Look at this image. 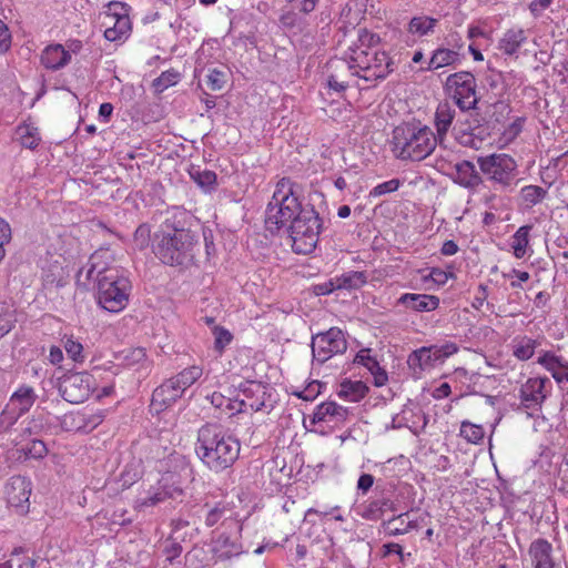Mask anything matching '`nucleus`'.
<instances>
[{
    "instance_id": "6ab92c4d",
    "label": "nucleus",
    "mask_w": 568,
    "mask_h": 568,
    "mask_svg": "<svg viewBox=\"0 0 568 568\" xmlns=\"http://www.w3.org/2000/svg\"><path fill=\"white\" fill-rule=\"evenodd\" d=\"M348 417V409L338 405L335 402H325L316 406L313 416L312 423L318 424L323 422L328 423H343Z\"/></svg>"
},
{
    "instance_id": "79ce46f5",
    "label": "nucleus",
    "mask_w": 568,
    "mask_h": 568,
    "mask_svg": "<svg viewBox=\"0 0 568 568\" xmlns=\"http://www.w3.org/2000/svg\"><path fill=\"white\" fill-rule=\"evenodd\" d=\"M429 351L433 363L444 362L447 357L458 352V346L455 343L447 342L444 345H433L427 347Z\"/></svg>"
},
{
    "instance_id": "2eb2a0df",
    "label": "nucleus",
    "mask_w": 568,
    "mask_h": 568,
    "mask_svg": "<svg viewBox=\"0 0 568 568\" xmlns=\"http://www.w3.org/2000/svg\"><path fill=\"white\" fill-rule=\"evenodd\" d=\"M103 420L100 413L88 414L85 412H71L64 414L60 420V426L65 432L90 433L97 428Z\"/></svg>"
},
{
    "instance_id": "f03ea898",
    "label": "nucleus",
    "mask_w": 568,
    "mask_h": 568,
    "mask_svg": "<svg viewBox=\"0 0 568 568\" xmlns=\"http://www.w3.org/2000/svg\"><path fill=\"white\" fill-rule=\"evenodd\" d=\"M241 445L217 424H205L197 432L195 453L211 470L220 473L239 458Z\"/></svg>"
},
{
    "instance_id": "f704fd0d",
    "label": "nucleus",
    "mask_w": 568,
    "mask_h": 568,
    "mask_svg": "<svg viewBox=\"0 0 568 568\" xmlns=\"http://www.w3.org/2000/svg\"><path fill=\"white\" fill-rule=\"evenodd\" d=\"M190 176L205 192L212 191L216 185V174L213 171L192 168Z\"/></svg>"
},
{
    "instance_id": "c85d7f7f",
    "label": "nucleus",
    "mask_w": 568,
    "mask_h": 568,
    "mask_svg": "<svg viewBox=\"0 0 568 568\" xmlns=\"http://www.w3.org/2000/svg\"><path fill=\"white\" fill-rule=\"evenodd\" d=\"M458 60V53L449 49H437L434 51L430 60L420 71L437 70L454 64Z\"/></svg>"
},
{
    "instance_id": "f3484780",
    "label": "nucleus",
    "mask_w": 568,
    "mask_h": 568,
    "mask_svg": "<svg viewBox=\"0 0 568 568\" xmlns=\"http://www.w3.org/2000/svg\"><path fill=\"white\" fill-rule=\"evenodd\" d=\"M245 398L236 400L237 412H244L250 408L253 412H260L266 407L265 395L266 387L261 383L250 382L242 389Z\"/></svg>"
},
{
    "instance_id": "603ef678",
    "label": "nucleus",
    "mask_w": 568,
    "mask_h": 568,
    "mask_svg": "<svg viewBox=\"0 0 568 568\" xmlns=\"http://www.w3.org/2000/svg\"><path fill=\"white\" fill-rule=\"evenodd\" d=\"M322 384L318 381L311 382L303 390L294 393L303 400H314L321 394Z\"/></svg>"
},
{
    "instance_id": "2f4dec72",
    "label": "nucleus",
    "mask_w": 568,
    "mask_h": 568,
    "mask_svg": "<svg viewBox=\"0 0 568 568\" xmlns=\"http://www.w3.org/2000/svg\"><path fill=\"white\" fill-rule=\"evenodd\" d=\"M546 196L547 190L538 185H526L519 193L521 204L528 209L541 203Z\"/></svg>"
},
{
    "instance_id": "37998d69",
    "label": "nucleus",
    "mask_w": 568,
    "mask_h": 568,
    "mask_svg": "<svg viewBox=\"0 0 568 568\" xmlns=\"http://www.w3.org/2000/svg\"><path fill=\"white\" fill-rule=\"evenodd\" d=\"M180 79V73L175 70H168L164 71L153 80L152 87L154 88L155 92L161 93L168 88L176 84Z\"/></svg>"
},
{
    "instance_id": "dca6fc26",
    "label": "nucleus",
    "mask_w": 568,
    "mask_h": 568,
    "mask_svg": "<svg viewBox=\"0 0 568 568\" xmlns=\"http://www.w3.org/2000/svg\"><path fill=\"white\" fill-rule=\"evenodd\" d=\"M183 393L179 381L168 378L153 390L151 406L156 412L163 410L181 398Z\"/></svg>"
},
{
    "instance_id": "0e129e2a",
    "label": "nucleus",
    "mask_w": 568,
    "mask_h": 568,
    "mask_svg": "<svg viewBox=\"0 0 568 568\" xmlns=\"http://www.w3.org/2000/svg\"><path fill=\"white\" fill-rule=\"evenodd\" d=\"M30 456L34 458H41L47 454V447L42 440H32V445L29 448Z\"/></svg>"
},
{
    "instance_id": "8fccbe9b",
    "label": "nucleus",
    "mask_w": 568,
    "mask_h": 568,
    "mask_svg": "<svg viewBox=\"0 0 568 568\" xmlns=\"http://www.w3.org/2000/svg\"><path fill=\"white\" fill-rule=\"evenodd\" d=\"M64 349L68 354V356L77 362V363H81L83 362L84 359V356H83V346L81 343H79L78 341H74L72 338H67L64 341Z\"/></svg>"
},
{
    "instance_id": "de8ad7c7",
    "label": "nucleus",
    "mask_w": 568,
    "mask_h": 568,
    "mask_svg": "<svg viewBox=\"0 0 568 568\" xmlns=\"http://www.w3.org/2000/svg\"><path fill=\"white\" fill-rule=\"evenodd\" d=\"M226 82V73L219 69H210L206 75V84L213 91L221 90Z\"/></svg>"
},
{
    "instance_id": "680f3d73",
    "label": "nucleus",
    "mask_w": 568,
    "mask_h": 568,
    "mask_svg": "<svg viewBox=\"0 0 568 568\" xmlns=\"http://www.w3.org/2000/svg\"><path fill=\"white\" fill-rule=\"evenodd\" d=\"M288 2L293 3L295 8H297L301 12L310 13L312 12L318 0H287Z\"/></svg>"
},
{
    "instance_id": "39448f33",
    "label": "nucleus",
    "mask_w": 568,
    "mask_h": 568,
    "mask_svg": "<svg viewBox=\"0 0 568 568\" xmlns=\"http://www.w3.org/2000/svg\"><path fill=\"white\" fill-rule=\"evenodd\" d=\"M130 291L131 283L128 277L111 272L97 284L98 304L108 312L118 313L126 306Z\"/></svg>"
},
{
    "instance_id": "bb28decb",
    "label": "nucleus",
    "mask_w": 568,
    "mask_h": 568,
    "mask_svg": "<svg viewBox=\"0 0 568 568\" xmlns=\"http://www.w3.org/2000/svg\"><path fill=\"white\" fill-rule=\"evenodd\" d=\"M526 40L527 37L523 29L513 28L504 33L499 40L498 48L503 53L513 55Z\"/></svg>"
},
{
    "instance_id": "9b49d317",
    "label": "nucleus",
    "mask_w": 568,
    "mask_h": 568,
    "mask_svg": "<svg viewBox=\"0 0 568 568\" xmlns=\"http://www.w3.org/2000/svg\"><path fill=\"white\" fill-rule=\"evenodd\" d=\"M447 89L455 101V104L462 111H468L476 106L478 99L476 95V80L469 72H458L447 78Z\"/></svg>"
},
{
    "instance_id": "338daca9",
    "label": "nucleus",
    "mask_w": 568,
    "mask_h": 568,
    "mask_svg": "<svg viewBox=\"0 0 568 568\" xmlns=\"http://www.w3.org/2000/svg\"><path fill=\"white\" fill-rule=\"evenodd\" d=\"M337 288L338 287L336 286V281H328L326 283L316 285L314 287V292L316 295H327Z\"/></svg>"
},
{
    "instance_id": "20e7f679",
    "label": "nucleus",
    "mask_w": 568,
    "mask_h": 568,
    "mask_svg": "<svg viewBox=\"0 0 568 568\" xmlns=\"http://www.w3.org/2000/svg\"><path fill=\"white\" fill-rule=\"evenodd\" d=\"M437 145V136L427 125L403 123L393 131L392 151L403 161H423Z\"/></svg>"
},
{
    "instance_id": "423d86ee",
    "label": "nucleus",
    "mask_w": 568,
    "mask_h": 568,
    "mask_svg": "<svg viewBox=\"0 0 568 568\" xmlns=\"http://www.w3.org/2000/svg\"><path fill=\"white\" fill-rule=\"evenodd\" d=\"M352 60L359 79L367 82L384 80L393 71V61L384 51L376 49H357Z\"/></svg>"
},
{
    "instance_id": "052dcab7",
    "label": "nucleus",
    "mask_w": 568,
    "mask_h": 568,
    "mask_svg": "<svg viewBox=\"0 0 568 568\" xmlns=\"http://www.w3.org/2000/svg\"><path fill=\"white\" fill-rule=\"evenodd\" d=\"M487 297H488V286L485 284H479L476 295L474 297V301L471 303L473 307L476 310H480L484 306Z\"/></svg>"
},
{
    "instance_id": "c756f323",
    "label": "nucleus",
    "mask_w": 568,
    "mask_h": 568,
    "mask_svg": "<svg viewBox=\"0 0 568 568\" xmlns=\"http://www.w3.org/2000/svg\"><path fill=\"white\" fill-rule=\"evenodd\" d=\"M407 365L415 375L422 374V372L429 369L434 366L429 351L427 347H420L412 352L407 358Z\"/></svg>"
},
{
    "instance_id": "bf43d9fd",
    "label": "nucleus",
    "mask_w": 568,
    "mask_h": 568,
    "mask_svg": "<svg viewBox=\"0 0 568 568\" xmlns=\"http://www.w3.org/2000/svg\"><path fill=\"white\" fill-rule=\"evenodd\" d=\"M11 47V33L8 26L0 20V52H7Z\"/></svg>"
},
{
    "instance_id": "aec40b11",
    "label": "nucleus",
    "mask_w": 568,
    "mask_h": 568,
    "mask_svg": "<svg viewBox=\"0 0 568 568\" xmlns=\"http://www.w3.org/2000/svg\"><path fill=\"white\" fill-rule=\"evenodd\" d=\"M212 552L216 561H226L243 552L242 545L225 534H221L212 542Z\"/></svg>"
},
{
    "instance_id": "4be33fe9",
    "label": "nucleus",
    "mask_w": 568,
    "mask_h": 568,
    "mask_svg": "<svg viewBox=\"0 0 568 568\" xmlns=\"http://www.w3.org/2000/svg\"><path fill=\"white\" fill-rule=\"evenodd\" d=\"M37 395L32 387L21 386L10 397L9 403L6 407L11 410L14 415L20 417L27 413L34 404Z\"/></svg>"
},
{
    "instance_id": "5fc2aeb1",
    "label": "nucleus",
    "mask_w": 568,
    "mask_h": 568,
    "mask_svg": "<svg viewBox=\"0 0 568 568\" xmlns=\"http://www.w3.org/2000/svg\"><path fill=\"white\" fill-rule=\"evenodd\" d=\"M386 510L395 511L394 503L390 499L383 498L369 505V511L374 514L372 518L379 517Z\"/></svg>"
},
{
    "instance_id": "58836bf2",
    "label": "nucleus",
    "mask_w": 568,
    "mask_h": 568,
    "mask_svg": "<svg viewBox=\"0 0 568 568\" xmlns=\"http://www.w3.org/2000/svg\"><path fill=\"white\" fill-rule=\"evenodd\" d=\"M175 494L181 495L182 490L176 489V488L173 490H170L164 487H159V488H156L155 491L150 493V495L146 498L142 499L140 501L139 506L141 508L153 507L169 498H173Z\"/></svg>"
},
{
    "instance_id": "c9c22d12",
    "label": "nucleus",
    "mask_w": 568,
    "mask_h": 568,
    "mask_svg": "<svg viewBox=\"0 0 568 568\" xmlns=\"http://www.w3.org/2000/svg\"><path fill=\"white\" fill-rule=\"evenodd\" d=\"M530 230L531 225L520 226L513 236L511 248L517 258H521L526 254Z\"/></svg>"
},
{
    "instance_id": "774afa93",
    "label": "nucleus",
    "mask_w": 568,
    "mask_h": 568,
    "mask_svg": "<svg viewBox=\"0 0 568 568\" xmlns=\"http://www.w3.org/2000/svg\"><path fill=\"white\" fill-rule=\"evenodd\" d=\"M374 484V477L369 474H363L358 478L357 488L366 493Z\"/></svg>"
},
{
    "instance_id": "49530a36",
    "label": "nucleus",
    "mask_w": 568,
    "mask_h": 568,
    "mask_svg": "<svg viewBox=\"0 0 568 568\" xmlns=\"http://www.w3.org/2000/svg\"><path fill=\"white\" fill-rule=\"evenodd\" d=\"M214 334V348L222 353L224 348L232 342V334L224 327L215 326L213 329Z\"/></svg>"
},
{
    "instance_id": "3c124183",
    "label": "nucleus",
    "mask_w": 568,
    "mask_h": 568,
    "mask_svg": "<svg viewBox=\"0 0 568 568\" xmlns=\"http://www.w3.org/2000/svg\"><path fill=\"white\" fill-rule=\"evenodd\" d=\"M400 182L398 179H392L389 181L377 184L369 192V196L378 197L398 190Z\"/></svg>"
},
{
    "instance_id": "412c9836",
    "label": "nucleus",
    "mask_w": 568,
    "mask_h": 568,
    "mask_svg": "<svg viewBox=\"0 0 568 568\" xmlns=\"http://www.w3.org/2000/svg\"><path fill=\"white\" fill-rule=\"evenodd\" d=\"M397 304L415 312H432L439 306V298L428 294L405 293L397 300Z\"/></svg>"
},
{
    "instance_id": "9d476101",
    "label": "nucleus",
    "mask_w": 568,
    "mask_h": 568,
    "mask_svg": "<svg viewBox=\"0 0 568 568\" xmlns=\"http://www.w3.org/2000/svg\"><path fill=\"white\" fill-rule=\"evenodd\" d=\"M311 347L314 361L323 364L334 355L343 354L347 349V342L339 328L332 327L313 336Z\"/></svg>"
},
{
    "instance_id": "a878e982",
    "label": "nucleus",
    "mask_w": 568,
    "mask_h": 568,
    "mask_svg": "<svg viewBox=\"0 0 568 568\" xmlns=\"http://www.w3.org/2000/svg\"><path fill=\"white\" fill-rule=\"evenodd\" d=\"M456 110L449 102H440L435 112L434 123L437 130V142L442 141L454 121Z\"/></svg>"
},
{
    "instance_id": "5701e85b",
    "label": "nucleus",
    "mask_w": 568,
    "mask_h": 568,
    "mask_svg": "<svg viewBox=\"0 0 568 568\" xmlns=\"http://www.w3.org/2000/svg\"><path fill=\"white\" fill-rule=\"evenodd\" d=\"M454 181L463 187L474 190L483 183V178L473 162L464 160L455 164Z\"/></svg>"
},
{
    "instance_id": "f8f14e48",
    "label": "nucleus",
    "mask_w": 568,
    "mask_h": 568,
    "mask_svg": "<svg viewBox=\"0 0 568 568\" xmlns=\"http://www.w3.org/2000/svg\"><path fill=\"white\" fill-rule=\"evenodd\" d=\"M102 24L105 27L104 38L109 41H118L128 36L131 30V21L125 9L120 3H110L104 12Z\"/></svg>"
},
{
    "instance_id": "69168bd1",
    "label": "nucleus",
    "mask_w": 568,
    "mask_h": 568,
    "mask_svg": "<svg viewBox=\"0 0 568 568\" xmlns=\"http://www.w3.org/2000/svg\"><path fill=\"white\" fill-rule=\"evenodd\" d=\"M390 554H396L399 556L400 561H404V552L400 545L395 542H389L383 545V556H389Z\"/></svg>"
},
{
    "instance_id": "09e8293b",
    "label": "nucleus",
    "mask_w": 568,
    "mask_h": 568,
    "mask_svg": "<svg viewBox=\"0 0 568 568\" xmlns=\"http://www.w3.org/2000/svg\"><path fill=\"white\" fill-rule=\"evenodd\" d=\"M538 363L541 364L550 373L555 372L558 368L564 369V366H566V362H564L561 357L556 356L555 354L549 352L540 356L538 358Z\"/></svg>"
},
{
    "instance_id": "a18cd8bd",
    "label": "nucleus",
    "mask_w": 568,
    "mask_h": 568,
    "mask_svg": "<svg viewBox=\"0 0 568 568\" xmlns=\"http://www.w3.org/2000/svg\"><path fill=\"white\" fill-rule=\"evenodd\" d=\"M163 552L166 556V560L173 562L182 554V546L179 541V536L170 535L164 541Z\"/></svg>"
},
{
    "instance_id": "4468645a",
    "label": "nucleus",
    "mask_w": 568,
    "mask_h": 568,
    "mask_svg": "<svg viewBox=\"0 0 568 568\" xmlns=\"http://www.w3.org/2000/svg\"><path fill=\"white\" fill-rule=\"evenodd\" d=\"M30 495L31 483L26 477L13 476L6 485L7 503L19 514L28 513Z\"/></svg>"
},
{
    "instance_id": "13d9d810",
    "label": "nucleus",
    "mask_w": 568,
    "mask_h": 568,
    "mask_svg": "<svg viewBox=\"0 0 568 568\" xmlns=\"http://www.w3.org/2000/svg\"><path fill=\"white\" fill-rule=\"evenodd\" d=\"M18 418L19 417L17 415L4 407L0 415V434L6 433L17 422Z\"/></svg>"
},
{
    "instance_id": "0eeeda50",
    "label": "nucleus",
    "mask_w": 568,
    "mask_h": 568,
    "mask_svg": "<svg viewBox=\"0 0 568 568\" xmlns=\"http://www.w3.org/2000/svg\"><path fill=\"white\" fill-rule=\"evenodd\" d=\"M477 164L487 180L499 185L501 189L509 187L516 176L517 163L513 156L506 153L478 156Z\"/></svg>"
},
{
    "instance_id": "a19ab883",
    "label": "nucleus",
    "mask_w": 568,
    "mask_h": 568,
    "mask_svg": "<svg viewBox=\"0 0 568 568\" xmlns=\"http://www.w3.org/2000/svg\"><path fill=\"white\" fill-rule=\"evenodd\" d=\"M366 283V277L362 272H349L347 274H343L341 277L336 278V286L338 288H358Z\"/></svg>"
},
{
    "instance_id": "e433bc0d",
    "label": "nucleus",
    "mask_w": 568,
    "mask_h": 568,
    "mask_svg": "<svg viewBox=\"0 0 568 568\" xmlns=\"http://www.w3.org/2000/svg\"><path fill=\"white\" fill-rule=\"evenodd\" d=\"M536 346L537 342L535 339L524 336L515 339L513 354L520 361H528L534 356Z\"/></svg>"
},
{
    "instance_id": "4c0bfd02",
    "label": "nucleus",
    "mask_w": 568,
    "mask_h": 568,
    "mask_svg": "<svg viewBox=\"0 0 568 568\" xmlns=\"http://www.w3.org/2000/svg\"><path fill=\"white\" fill-rule=\"evenodd\" d=\"M406 514H400L390 518L389 520L384 523V528L390 536L403 535L409 531V529L416 528L417 525L414 521H408L407 524L404 520V516Z\"/></svg>"
},
{
    "instance_id": "e2e57ef3",
    "label": "nucleus",
    "mask_w": 568,
    "mask_h": 568,
    "mask_svg": "<svg viewBox=\"0 0 568 568\" xmlns=\"http://www.w3.org/2000/svg\"><path fill=\"white\" fill-rule=\"evenodd\" d=\"M223 514H224V508H220V507L212 508L207 513L206 518H205L206 526L212 527L215 524H217V521L222 518Z\"/></svg>"
},
{
    "instance_id": "a211bd4d",
    "label": "nucleus",
    "mask_w": 568,
    "mask_h": 568,
    "mask_svg": "<svg viewBox=\"0 0 568 568\" xmlns=\"http://www.w3.org/2000/svg\"><path fill=\"white\" fill-rule=\"evenodd\" d=\"M548 382L547 377H532L521 386L520 398L527 408L539 406L544 402L546 398L544 388Z\"/></svg>"
},
{
    "instance_id": "c03bdc74",
    "label": "nucleus",
    "mask_w": 568,
    "mask_h": 568,
    "mask_svg": "<svg viewBox=\"0 0 568 568\" xmlns=\"http://www.w3.org/2000/svg\"><path fill=\"white\" fill-rule=\"evenodd\" d=\"M460 435L469 443L478 444L485 435L484 428L469 422H463L460 425Z\"/></svg>"
},
{
    "instance_id": "6e6d98bb",
    "label": "nucleus",
    "mask_w": 568,
    "mask_h": 568,
    "mask_svg": "<svg viewBox=\"0 0 568 568\" xmlns=\"http://www.w3.org/2000/svg\"><path fill=\"white\" fill-rule=\"evenodd\" d=\"M210 400H211V404L213 406H215L216 408H223L225 407L226 409H230V410H237V403L234 402L232 403V400L230 398H226L224 395H222L221 393H213L210 397Z\"/></svg>"
},
{
    "instance_id": "393cba45",
    "label": "nucleus",
    "mask_w": 568,
    "mask_h": 568,
    "mask_svg": "<svg viewBox=\"0 0 568 568\" xmlns=\"http://www.w3.org/2000/svg\"><path fill=\"white\" fill-rule=\"evenodd\" d=\"M71 54L61 44L48 45L41 54V63L51 70H58L69 63Z\"/></svg>"
},
{
    "instance_id": "7ed1b4c3",
    "label": "nucleus",
    "mask_w": 568,
    "mask_h": 568,
    "mask_svg": "<svg viewBox=\"0 0 568 568\" xmlns=\"http://www.w3.org/2000/svg\"><path fill=\"white\" fill-rule=\"evenodd\" d=\"M199 244L195 232L185 227H176L166 220L154 234L153 252L168 265H184L194 257V248Z\"/></svg>"
},
{
    "instance_id": "473e14b6",
    "label": "nucleus",
    "mask_w": 568,
    "mask_h": 568,
    "mask_svg": "<svg viewBox=\"0 0 568 568\" xmlns=\"http://www.w3.org/2000/svg\"><path fill=\"white\" fill-rule=\"evenodd\" d=\"M17 140L21 145L28 149H34L40 142V134L38 128L31 124H21L16 130Z\"/></svg>"
},
{
    "instance_id": "6e6552de",
    "label": "nucleus",
    "mask_w": 568,
    "mask_h": 568,
    "mask_svg": "<svg viewBox=\"0 0 568 568\" xmlns=\"http://www.w3.org/2000/svg\"><path fill=\"white\" fill-rule=\"evenodd\" d=\"M114 254L110 248L101 247L97 250L89 258L87 266L79 270L77 274V284L88 288L91 281L99 283L101 277H108L111 272L121 274L114 266Z\"/></svg>"
},
{
    "instance_id": "ddd939ff",
    "label": "nucleus",
    "mask_w": 568,
    "mask_h": 568,
    "mask_svg": "<svg viewBox=\"0 0 568 568\" xmlns=\"http://www.w3.org/2000/svg\"><path fill=\"white\" fill-rule=\"evenodd\" d=\"M327 70L329 72L327 84L336 92L344 91L353 84L356 78H359L352 59L351 61L342 58L332 59L327 63Z\"/></svg>"
},
{
    "instance_id": "1a4fd4ad",
    "label": "nucleus",
    "mask_w": 568,
    "mask_h": 568,
    "mask_svg": "<svg viewBox=\"0 0 568 568\" xmlns=\"http://www.w3.org/2000/svg\"><path fill=\"white\" fill-rule=\"evenodd\" d=\"M97 389V381L88 372L68 373L59 378V393L64 400L80 404Z\"/></svg>"
},
{
    "instance_id": "864d4df0",
    "label": "nucleus",
    "mask_w": 568,
    "mask_h": 568,
    "mask_svg": "<svg viewBox=\"0 0 568 568\" xmlns=\"http://www.w3.org/2000/svg\"><path fill=\"white\" fill-rule=\"evenodd\" d=\"M354 363L365 366L369 372L372 369H378L379 365L376 358L369 355V349L359 351L354 358Z\"/></svg>"
},
{
    "instance_id": "cd10ccee",
    "label": "nucleus",
    "mask_w": 568,
    "mask_h": 568,
    "mask_svg": "<svg viewBox=\"0 0 568 568\" xmlns=\"http://www.w3.org/2000/svg\"><path fill=\"white\" fill-rule=\"evenodd\" d=\"M368 392V387L362 381H344L339 385L337 392L338 397L344 398L348 402H359L363 399Z\"/></svg>"
},
{
    "instance_id": "72a5a7b5",
    "label": "nucleus",
    "mask_w": 568,
    "mask_h": 568,
    "mask_svg": "<svg viewBox=\"0 0 568 568\" xmlns=\"http://www.w3.org/2000/svg\"><path fill=\"white\" fill-rule=\"evenodd\" d=\"M16 308L11 303L0 302V338L7 335L16 325Z\"/></svg>"
},
{
    "instance_id": "b1692460",
    "label": "nucleus",
    "mask_w": 568,
    "mask_h": 568,
    "mask_svg": "<svg viewBox=\"0 0 568 568\" xmlns=\"http://www.w3.org/2000/svg\"><path fill=\"white\" fill-rule=\"evenodd\" d=\"M529 556L534 568H547L555 562L552 558L551 544L542 538L536 539L530 544Z\"/></svg>"
},
{
    "instance_id": "f257e3e1",
    "label": "nucleus",
    "mask_w": 568,
    "mask_h": 568,
    "mask_svg": "<svg viewBox=\"0 0 568 568\" xmlns=\"http://www.w3.org/2000/svg\"><path fill=\"white\" fill-rule=\"evenodd\" d=\"M301 186L288 178H282L265 211V226L271 233L285 227L297 254L312 253L318 242L322 222L311 204L300 200Z\"/></svg>"
},
{
    "instance_id": "7c9ffc66",
    "label": "nucleus",
    "mask_w": 568,
    "mask_h": 568,
    "mask_svg": "<svg viewBox=\"0 0 568 568\" xmlns=\"http://www.w3.org/2000/svg\"><path fill=\"white\" fill-rule=\"evenodd\" d=\"M437 20L426 16H418L410 19L407 32L412 36L424 37L434 32Z\"/></svg>"
},
{
    "instance_id": "ea45409f",
    "label": "nucleus",
    "mask_w": 568,
    "mask_h": 568,
    "mask_svg": "<svg viewBox=\"0 0 568 568\" xmlns=\"http://www.w3.org/2000/svg\"><path fill=\"white\" fill-rule=\"evenodd\" d=\"M202 374L203 368L201 366L192 365L190 367L184 368L178 375L173 376V378L175 381H179L181 389L185 392L202 376Z\"/></svg>"
},
{
    "instance_id": "4d7b16f0",
    "label": "nucleus",
    "mask_w": 568,
    "mask_h": 568,
    "mask_svg": "<svg viewBox=\"0 0 568 568\" xmlns=\"http://www.w3.org/2000/svg\"><path fill=\"white\" fill-rule=\"evenodd\" d=\"M11 240V227L7 221L0 217V261L4 257V244Z\"/></svg>"
}]
</instances>
